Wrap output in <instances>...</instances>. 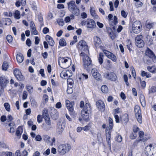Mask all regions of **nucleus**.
Masks as SVG:
<instances>
[{
    "label": "nucleus",
    "mask_w": 156,
    "mask_h": 156,
    "mask_svg": "<svg viewBox=\"0 0 156 156\" xmlns=\"http://www.w3.org/2000/svg\"><path fill=\"white\" fill-rule=\"evenodd\" d=\"M116 140L119 142H120L122 140V137L121 135H119L116 138Z\"/></svg>",
    "instance_id": "59"
},
{
    "label": "nucleus",
    "mask_w": 156,
    "mask_h": 156,
    "mask_svg": "<svg viewBox=\"0 0 156 156\" xmlns=\"http://www.w3.org/2000/svg\"><path fill=\"white\" fill-rule=\"evenodd\" d=\"M23 131V130L21 128L19 127L18 128V129L16 130V135L20 137L21 136V133Z\"/></svg>",
    "instance_id": "36"
},
{
    "label": "nucleus",
    "mask_w": 156,
    "mask_h": 156,
    "mask_svg": "<svg viewBox=\"0 0 156 156\" xmlns=\"http://www.w3.org/2000/svg\"><path fill=\"white\" fill-rule=\"evenodd\" d=\"M153 23H152L148 22L147 21L146 22V27L148 29H150L151 28H152L153 26Z\"/></svg>",
    "instance_id": "48"
},
{
    "label": "nucleus",
    "mask_w": 156,
    "mask_h": 156,
    "mask_svg": "<svg viewBox=\"0 0 156 156\" xmlns=\"http://www.w3.org/2000/svg\"><path fill=\"white\" fill-rule=\"evenodd\" d=\"M65 128V124L63 122H58L56 128V133L58 135H61Z\"/></svg>",
    "instance_id": "12"
},
{
    "label": "nucleus",
    "mask_w": 156,
    "mask_h": 156,
    "mask_svg": "<svg viewBox=\"0 0 156 156\" xmlns=\"http://www.w3.org/2000/svg\"><path fill=\"white\" fill-rule=\"evenodd\" d=\"M134 110L137 121L139 123H141L142 122V116L140 106L138 105H135Z\"/></svg>",
    "instance_id": "9"
},
{
    "label": "nucleus",
    "mask_w": 156,
    "mask_h": 156,
    "mask_svg": "<svg viewBox=\"0 0 156 156\" xmlns=\"http://www.w3.org/2000/svg\"><path fill=\"white\" fill-rule=\"evenodd\" d=\"M145 153L147 156H156V145L150 144L147 145L145 148Z\"/></svg>",
    "instance_id": "5"
},
{
    "label": "nucleus",
    "mask_w": 156,
    "mask_h": 156,
    "mask_svg": "<svg viewBox=\"0 0 156 156\" xmlns=\"http://www.w3.org/2000/svg\"><path fill=\"white\" fill-rule=\"evenodd\" d=\"M14 16L15 18L20 19V12L18 10H16L14 14Z\"/></svg>",
    "instance_id": "42"
},
{
    "label": "nucleus",
    "mask_w": 156,
    "mask_h": 156,
    "mask_svg": "<svg viewBox=\"0 0 156 156\" xmlns=\"http://www.w3.org/2000/svg\"><path fill=\"white\" fill-rule=\"evenodd\" d=\"M135 4L137 7H141L143 5L142 3L139 1L136 2Z\"/></svg>",
    "instance_id": "60"
},
{
    "label": "nucleus",
    "mask_w": 156,
    "mask_h": 156,
    "mask_svg": "<svg viewBox=\"0 0 156 156\" xmlns=\"http://www.w3.org/2000/svg\"><path fill=\"white\" fill-rule=\"evenodd\" d=\"M156 91V87H152L149 89V94H151Z\"/></svg>",
    "instance_id": "43"
},
{
    "label": "nucleus",
    "mask_w": 156,
    "mask_h": 156,
    "mask_svg": "<svg viewBox=\"0 0 156 156\" xmlns=\"http://www.w3.org/2000/svg\"><path fill=\"white\" fill-rule=\"evenodd\" d=\"M104 77L107 79L115 81L117 79L116 74L113 72H107L104 73Z\"/></svg>",
    "instance_id": "11"
},
{
    "label": "nucleus",
    "mask_w": 156,
    "mask_h": 156,
    "mask_svg": "<svg viewBox=\"0 0 156 156\" xmlns=\"http://www.w3.org/2000/svg\"><path fill=\"white\" fill-rule=\"evenodd\" d=\"M9 67L8 63L6 61H4L2 66V69L3 70L6 71Z\"/></svg>",
    "instance_id": "30"
},
{
    "label": "nucleus",
    "mask_w": 156,
    "mask_h": 156,
    "mask_svg": "<svg viewBox=\"0 0 156 156\" xmlns=\"http://www.w3.org/2000/svg\"><path fill=\"white\" fill-rule=\"evenodd\" d=\"M91 73L93 76L97 80H99L100 79L101 75L95 69H93L91 71Z\"/></svg>",
    "instance_id": "15"
},
{
    "label": "nucleus",
    "mask_w": 156,
    "mask_h": 156,
    "mask_svg": "<svg viewBox=\"0 0 156 156\" xmlns=\"http://www.w3.org/2000/svg\"><path fill=\"white\" fill-rule=\"evenodd\" d=\"M143 37L142 35H138L135 38L136 41H138L143 40H142Z\"/></svg>",
    "instance_id": "53"
},
{
    "label": "nucleus",
    "mask_w": 156,
    "mask_h": 156,
    "mask_svg": "<svg viewBox=\"0 0 156 156\" xmlns=\"http://www.w3.org/2000/svg\"><path fill=\"white\" fill-rule=\"evenodd\" d=\"M149 138L150 137L148 135L144 134L143 137L141 139V140L144 142L149 139Z\"/></svg>",
    "instance_id": "49"
},
{
    "label": "nucleus",
    "mask_w": 156,
    "mask_h": 156,
    "mask_svg": "<svg viewBox=\"0 0 156 156\" xmlns=\"http://www.w3.org/2000/svg\"><path fill=\"white\" fill-rule=\"evenodd\" d=\"M76 47L79 51H88V46L83 40L80 41L76 45Z\"/></svg>",
    "instance_id": "8"
},
{
    "label": "nucleus",
    "mask_w": 156,
    "mask_h": 156,
    "mask_svg": "<svg viewBox=\"0 0 156 156\" xmlns=\"http://www.w3.org/2000/svg\"><path fill=\"white\" fill-rule=\"evenodd\" d=\"M139 139L138 140H136V141H135L134 142V143H137L138 142L141 141V139L144 136V132L142 131H140L139 132Z\"/></svg>",
    "instance_id": "31"
},
{
    "label": "nucleus",
    "mask_w": 156,
    "mask_h": 156,
    "mask_svg": "<svg viewBox=\"0 0 156 156\" xmlns=\"http://www.w3.org/2000/svg\"><path fill=\"white\" fill-rule=\"evenodd\" d=\"M70 144H62L58 145L57 151L61 155H63L67 153L71 149Z\"/></svg>",
    "instance_id": "3"
},
{
    "label": "nucleus",
    "mask_w": 156,
    "mask_h": 156,
    "mask_svg": "<svg viewBox=\"0 0 156 156\" xmlns=\"http://www.w3.org/2000/svg\"><path fill=\"white\" fill-rule=\"evenodd\" d=\"M140 101L143 107L145 105V98L144 95L143 94H141L140 97Z\"/></svg>",
    "instance_id": "26"
},
{
    "label": "nucleus",
    "mask_w": 156,
    "mask_h": 156,
    "mask_svg": "<svg viewBox=\"0 0 156 156\" xmlns=\"http://www.w3.org/2000/svg\"><path fill=\"white\" fill-rule=\"evenodd\" d=\"M110 130V129H109ZM106 140L107 143H108L109 145L110 146L111 145V141L110 139L111 136V132L110 130H108V127L106 128Z\"/></svg>",
    "instance_id": "19"
},
{
    "label": "nucleus",
    "mask_w": 156,
    "mask_h": 156,
    "mask_svg": "<svg viewBox=\"0 0 156 156\" xmlns=\"http://www.w3.org/2000/svg\"><path fill=\"white\" fill-rule=\"evenodd\" d=\"M44 119H45V122L47 124L48 126H50L51 125V122L49 117H47Z\"/></svg>",
    "instance_id": "51"
},
{
    "label": "nucleus",
    "mask_w": 156,
    "mask_h": 156,
    "mask_svg": "<svg viewBox=\"0 0 156 156\" xmlns=\"http://www.w3.org/2000/svg\"><path fill=\"white\" fill-rule=\"evenodd\" d=\"M109 127L108 128L109 129H112L113 128V120L112 119L109 117L108 119Z\"/></svg>",
    "instance_id": "41"
},
{
    "label": "nucleus",
    "mask_w": 156,
    "mask_h": 156,
    "mask_svg": "<svg viewBox=\"0 0 156 156\" xmlns=\"http://www.w3.org/2000/svg\"><path fill=\"white\" fill-rule=\"evenodd\" d=\"M106 52H104L106 55L112 61L115 62L116 61V57L115 55L109 51H106Z\"/></svg>",
    "instance_id": "16"
},
{
    "label": "nucleus",
    "mask_w": 156,
    "mask_h": 156,
    "mask_svg": "<svg viewBox=\"0 0 156 156\" xmlns=\"http://www.w3.org/2000/svg\"><path fill=\"white\" fill-rule=\"evenodd\" d=\"M140 75L142 77L146 76V78H147L151 77V75L150 73L144 71H142L141 72Z\"/></svg>",
    "instance_id": "25"
},
{
    "label": "nucleus",
    "mask_w": 156,
    "mask_h": 156,
    "mask_svg": "<svg viewBox=\"0 0 156 156\" xmlns=\"http://www.w3.org/2000/svg\"><path fill=\"white\" fill-rule=\"evenodd\" d=\"M81 23L82 25H86L87 28L91 29L95 28L96 26L95 21L92 19H88L86 21H82Z\"/></svg>",
    "instance_id": "10"
},
{
    "label": "nucleus",
    "mask_w": 156,
    "mask_h": 156,
    "mask_svg": "<svg viewBox=\"0 0 156 156\" xmlns=\"http://www.w3.org/2000/svg\"><path fill=\"white\" fill-rule=\"evenodd\" d=\"M140 81L142 87L143 88H144L146 85L145 82L144 81H141V78L140 79Z\"/></svg>",
    "instance_id": "61"
},
{
    "label": "nucleus",
    "mask_w": 156,
    "mask_h": 156,
    "mask_svg": "<svg viewBox=\"0 0 156 156\" xmlns=\"http://www.w3.org/2000/svg\"><path fill=\"white\" fill-rule=\"evenodd\" d=\"M136 44L139 48L143 47L144 45V42L143 40L136 41Z\"/></svg>",
    "instance_id": "28"
},
{
    "label": "nucleus",
    "mask_w": 156,
    "mask_h": 156,
    "mask_svg": "<svg viewBox=\"0 0 156 156\" xmlns=\"http://www.w3.org/2000/svg\"><path fill=\"white\" fill-rule=\"evenodd\" d=\"M104 57V55L102 53H100L99 55V57L98 58V61L100 64H102L103 62V58Z\"/></svg>",
    "instance_id": "33"
},
{
    "label": "nucleus",
    "mask_w": 156,
    "mask_h": 156,
    "mask_svg": "<svg viewBox=\"0 0 156 156\" xmlns=\"http://www.w3.org/2000/svg\"><path fill=\"white\" fill-rule=\"evenodd\" d=\"M4 106L7 111L9 112L10 111V106L9 103H5L4 104Z\"/></svg>",
    "instance_id": "44"
},
{
    "label": "nucleus",
    "mask_w": 156,
    "mask_h": 156,
    "mask_svg": "<svg viewBox=\"0 0 156 156\" xmlns=\"http://www.w3.org/2000/svg\"><path fill=\"white\" fill-rule=\"evenodd\" d=\"M37 119L38 123L41 122L42 121V115H38L37 116Z\"/></svg>",
    "instance_id": "55"
},
{
    "label": "nucleus",
    "mask_w": 156,
    "mask_h": 156,
    "mask_svg": "<svg viewBox=\"0 0 156 156\" xmlns=\"http://www.w3.org/2000/svg\"><path fill=\"white\" fill-rule=\"evenodd\" d=\"M142 29V26L140 21H136L133 22L132 24V30L134 33L138 34Z\"/></svg>",
    "instance_id": "7"
},
{
    "label": "nucleus",
    "mask_w": 156,
    "mask_h": 156,
    "mask_svg": "<svg viewBox=\"0 0 156 156\" xmlns=\"http://www.w3.org/2000/svg\"><path fill=\"white\" fill-rule=\"evenodd\" d=\"M42 116L43 117V118H44L49 117V115L48 113V111L47 109H44L43 111Z\"/></svg>",
    "instance_id": "40"
},
{
    "label": "nucleus",
    "mask_w": 156,
    "mask_h": 156,
    "mask_svg": "<svg viewBox=\"0 0 156 156\" xmlns=\"http://www.w3.org/2000/svg\"><path fill=\"white\" fill-rule=\"evenodd\" d=\"M90 12L91 13V15L94 17H96L97 18V17L98 16L96 14V13L95 12V10L94 8L93 7H90Z\"/></svg>",
    "instance_id": "34"
},
{
    "label": "nucleus",
    "mask_w": 156,
    "mask_h": 156,
    "mask_svg": "<svg viewBox=\"0 0 156 156\" xmlns=\"http://www.w3.org/2000/svg\"><path fill=\"white\" fill-rule=\"evenodd\" d=\"M137 137V134L133 132L130 135L129 137L131 139H134Z\"/></svg>",
    "instance_id": "50"
},
{
    "label": "nucleus",
    "mask_w": 156,
    "mask_h": 156,
    "mask_svg": "<svg viewBox=\"0 0 156 156\" xmlns=\"http://www.w3.org/2000/svg\"><path fill=\"white\" fill-rule=\"evenodd\" d=\"M49 32V29L48 28L45 27L43 29V32L44 34H47Z\"/></svg>",
    "instance_id": "64"
},
{
    "label": "nucleus",
    "mask_w": 156,
    "mask_h": 156,
    "mask_svg": "<svg viewBox=\"0 0 156 156\" xmlns=\"http://www.w3.org/2000/svg\"><path fill=\"white\" fill-rule=\"evenodd\" d=\"M80 56L83 57V67L87 70H90L92 66V61L91 58L83 52L80 54Z\"/></svg>",
    "instance_id": "2"
},
{
    "label": "nucleus",
    "mask_w": 156,
    "mask_h": 156,
    "mask_svg": "<svg viewBox=\"0 0 156 156\" xmlns=\"http://www.w3.org/2000/svg\"><path fill=\"white\" fill-rule=\"evenodd\" d=\"M16 58L18 62L21 63L23 60L24 57L21 53H20L16 55Z\"/></svg>",
    "instance_id": "24"
},
{
    "label": "nucleus",
    "mask_w": 156,
    "mask_h": 156,
    "mask_svg": "<svg viewBox=\"0 0 156 156\" xmlns=\"http://www.w3.org/2000/svg\"><path fill=\"white\" fill-rule=\"evenodd\" d=\"M51 115L54 120H56L58 118V113L56 110H54L51 112Z\"/></svg>",
    "instance_id": "23"
},
{
    "label": "nucleus",
    "mask_w": 156,
    "mask_h": 156,
    "mask_svg": "<svg viewBox=\"0 0 156 156\" xmlns=\"http://www.w3.org/2000/svg\"><path fill=\"white\" fill-rule=\"evenodd\" d=\"M147 55L150 58L152 59H154L156 58V57L154 54L153 51L150 50L148 51L147 53Z\"/></svg>",
    "instance_id": "29"
},
{
    "label": "nucleus",
    "mask_w": 156,
    "mask_h": 156,
    "mask_svg": "<svg viewBox=\"0 0 156 156\" xmlns=\"http://www.w3.org/2000/svg\"><path fill=\"white\" fill-rule=\"evenodd\" d=\"M90 128L89 125H87L86 126L83 127V130L85 131H87L90 130Z\"/></svg>",
    "instance_id": "54"
},
{
    "label": "nucleus",
    "mask_w": 156,
    "mask_h": 156,
    "mask_svg": "<svg viewBox=\"0 0 156 156\" xmlns=\"http://www.w3.org/2000/svg\"><path fill=\"white\" fill-rule=\"evenodd\" d=\"M6 39L9 43L12 42V36L10 35H8L6 37Z\"/></svg>",
    "instance_id": "52"
},
{
    "label": "nucleus",
    "mask_w": 156,
    "mask_h": 156,
    "mask_svg": "<svg viewBox=\"0 0 156 156\" xmlns=\"http://www.w3.org/2000/svg\"><path fill=\"white\" fill-rule=\"evenodd\" d=\"M30 101L32 106L34 107H37V103L34 98H31L30 99Z\"/></svg>",
    "instance_id": "37"
},
{
    "label": "nucleus",
    "mask_w": 156,
    "mask_h": 156,
    "mask_svg": "<svg viewBox=\"0 0 156 156\" xmlns=\"http://www.w3.org/2000/svg\"><path fill=\"white\" fill-rule=\"evenodd\" d=\"M59 44L61 46H65L66 43L65 40L63 38L61 39L59 41Z\"/></svg>",
    "instance_id": "39"
},
{
    "label": "nucleus",
    "mask_w": 156,
    "mask_h": 156,
    "mask_svg": "<svg viewBox=\"0 0 156 156\" xmlns=\"http://www.w3.org/2000/svg\"><path fill=\"white\" fill-rule=\"evenodd\" d=\"M57 22L58 23L59 25L60 26H63L64 24V20L62 19H58L57 20Z\"/></svg>",
    "instance_id": "45"
},
{
    "label": "nucleus",
    "mask_w": 156,
    "mask_h": 156,
    "mask_svg": "<svg viewBox=\"0 0 156 156\" xmlns=\"http://www.w3.org/2000/svg\"><path fill=\"white\" fill-rule=\"evenodd\" d=\"M91 107L88 103H86L84 106L83 109L81 111L91 113Z\"/></svg>",
    "instance_id": "22"
},
{
    "label": "nucleus",
    "mask_w": 156,
    "mask_h": 156,
    "mask_svg": "<svg viewBox=\"0 0 156 156\" xmlns=\"http://www.w3.org/2000/svg\"><path fill=\"white\" fill-rule=\"evenodd\" d=\"M27 94L26 91H24L23 94V99H26L27 97Z\"/></svg>",
    "instance_id": "63"
},
{
    "label": "nucleus",
    "mask_w": 156,
    "mask_h": 156,
    "mask_svg": "<svg viewBox=\"0 0 156 156\" xmlns=\"http://www.w3.org/2000/svg\"><path fill=\"white\" fill-rule=\"evenodd\" d=\"M120 109L119 108H117L116 109H114L113 110V115H117L120 112Z\"/></svg>",
    "instance_id": "56"
},
{
    "label": "nucleus",
    "mask_w": 156,
    "mask_h": 156,
    "mask_svg": "<svg viewBox=\"0 0 156 156\" xmlns=\"http://www.w3.org/2000/svg\"><path fill=\"white\" fill-rule=\"evenodd\" d=\"M27 90L30 93L32 92V90L33 89V88L31 86L29 85H27Z\"/></svg>",
    "instance_id": "58"
},
{
    "label": "nucleus",
    "mask_w": 156,
    "mask_h": 156,
    "mask_svg": "<svg viewBox=\"0 0 156 156\" xmlns=\"http://www.w3.org/2000/svg\"><path fill=\"white\" fill-rule=\"evenodd\" d=\"M88 77V76L87 75L82 73L80 76V77L79 78V79L80 80H83L87 79Z\"/></svg>",
    "instance_id": "47"
},
{
    "label": "nucleus",
    "mask_w": 156,
    "mask_h": 156,
    "mask_svg": "<svg viewBox=\"0 0 156 156\" xmlns=\"http://www.w3.org/2000/svg\"><path fill=\"white\" fill-rule=\"evenodd\" d=\"M113 21L111 23H110L111 26L112 28L113 29L115 30L116 28V26L118 23V19L116 16H114L113 17Z\"/></svg>",
    "instance_id": "21"
},
{
    "label": "nucleus",
    "mask_w": 156,
    "mask_h": 156,
    "mask_svg": "<svg viewBox=\"0 0 156 156\" xmlns=\"http://www.w3.org/2000/svg\"><path fill=\"white\" fill-rule=\"evenodd\" d=\"M68 9L71 13L75 16L80 15V10L75 4L74 1H72L68 3Z\"/></svg>",
    "instance_id": "4"
},
{
    "label": "nucleus",
    "mask_w": 156,
    "mask_h": 156,
    "mask_svg": "<svg viewBox=\"0 0 156 156\" xmlns=\"http://www.w3.org/2000/svg\"><path fill=\"white\" fill-rule=\"evenodd\" d=\"M101 90L104 93H107L108 91V87L105 85L102 86L101 88Z\"/></svg>",
    "instance_id": "32"
},
{
    "label": "nucleus",
    "mask_w": 156,
    "mask_h": 156,
    "mask_svg": "<svg viewBox=\"0 0 156 156\" xmlns=\"http://www.w3.org/2000/svg\"><path fill=\"white\" fill-rule=\"evenodd\" d=\"M65 102L66 107L69 112L70 115L73 117L75 116L76 114L75 112H74V102H71L69 100H66Z\"/></svg>",
    "instance_id": "6"
},
{
    "label": "nucleus",
    "mask_w": 156,
    "mask_h": 156,
    "mask_svg": "<svg viewBox=\"0 0 156 156\" xmlns=\"http://www.w3.org/2000/svg\"><path fill=\"white\" fill-rule=\"evenodd\" d=\"M48 42L49 44V45L51 46H53L55 44V42L53 38L51 39L50 41H48Z\"/></svg>",
    "instance_id": "62"
},
{
    "label": "nucleus",
    "mask_w": 156,
    "mask_h": 156,
    "mask_svg": "<svg viewBox=\"0 0 156 156\" xmlns=\"http://www.w3.org/2000/svg\"><path fill=\"white\" fill-rule=\"evenodd\" d=\"M30 27L31 28L30 30L32 34L34 35H37V32L36 30L35 26L33 21L30 22Z\"/></svg>",
    "instance_id": "20"
},
{
    "label": "nucleus",
    "mask_w": 156,
    "mask_h": 156,
    "mask_svg": "<svg viewBox=\"0 0 156 156\" xmlns=\"http://www.w3.org/2000/svg\"><path fill=\"white\" fill-rule=\"evenodd\" d=\"M129 119L128 115H125L122 116V121L125 124H126L128 121Z\"/></svg>",
    "instance_id": "38"
},
{
    "label": "nucleus",
    "mask_w": 156,
    "mask_h": 156,
    "mask_svg": "<svg viewBox=\"0 0 156 156\" xmlns=\"http://www.w3.org/2000/svg\"><path fill=\"white\" fill-rule=\"evenodd\" d=\"M147 69L150 72L155 73L156 72V67L155 66H150L147 67Z\"/></svg>",
    "instance_id": "27"
},
{
    "label": "nucleus",
    "mask_w": 156,
    "mask_h": 156,
    "mask_svg": "<svg viewBox=\"0 0 156 156\" xmlns=\"http://www.w3.org/2000/svg\"><path fill=\"white\" fill-rule=\"evenodd\" d=\"M14 74L16 78L19 80L21 81L23 79V76L21 72L18 69H15L14 71Z\"/></svg>",
    "instance_id": "13"
},
{
    "label": "nucleus",
    "mask_w": 156,
    "mask_h": 156,
    "mask_svg": "<svg viewBox=\"0 0 156 156\" xmlns=\"http://www.w3.org/2000/svg\"><path fill=\"white\" fill-rule=\"evenodd\" d=\"M3 156H13L14 155L11 152H4L2 153Z\"/></svg>",
    "instance_id": "46"
},
{
    "label": "nucleus",
    "mask_w": 156,
    "mask_h": 156,
    "mask_svg": "<svg viewBox=\"0 0 156 156\" xmlns=\"http://www.w3.org/2000/svg\"><path fill=\"white\" fill-rule=\"evenodd\" d=\"M60 76L62 78H68V76L66 71H62L60 74Z\"/></svg>",
    "instance_id": "35"
},
{
    "label": "nucleus",
    "mask_w": 156,
    "mask_h": 156,
    "mask_svg": "<svg viewBox=\"0 0 156 156\" xmlns=\"http://www.w3.org/2000/svg\"><path fill=\"white\" fill-rule=\"evenodd\" d=\"M94 44L95 47L97 48L102 43L101 39L97 36H94L93 37Z\"/></svg>",
    "instance_id": "17"
},
{
    "label": "nucleus",
    "mask_w": 156,
    "mask_h": 156,
    "mask_svg": "<svg viewBox=\"0 0 156 156\" xmlns=\"http://www.w3.org/2000/svg\"><path fill=\"white\" fill-rule=\"evenodd\" d=\"M97 140L98 142H101L102 140L100 133H98L97 135Z\"/></svg>",
    "instance_id": "57"
},
{
    "label": "nucleus",
    "mask_w": 156,
    "mask_h": 156,
    "mask_svg": "<svg viewBox=\"0 0 156 156\" xmlns=\"http://www.w3.org/2000/svg\"><path fill=\"white\" fill-rule=\"evenodd\" d=\"M71 60L68 57H60L58 59L59 66L63 69L68 68L71 65Z\"/></svg>",
    "instance_id": "1"
},
{
    "label": "nucleus",
    "mask_w": 156,
    "mask_h": 156,
    "mask_svg": "<svg viewBox=\"0 0 156 156\" xmlns=\"http://www.w3.org/2000/svg\"><path fill=\"white\" fill-rule=\"evenodd\" d=\"M97 107L101 111L103 112L105 110V105L104 102L102 101L99 100L96 103Z\"/></svg>",
    "instance_id": "14"
},
{
    "label": "nucleus",
    "mask_w": 156,
    "mask_h": 156,
    "mask_svg": "<svg viewBox=\"0 0 156 156\" xmlns=\"http://www.w3.org/2000/svg\"><path fill=\"white\" fill-rule=\"evenodd\" d=\"M90 113L88 112H84L83 111H81V115L83 120L87 122L89 121L90 119L89 114Z\"/></svg>",
    "instance_id": "18"
}]
</instances>
